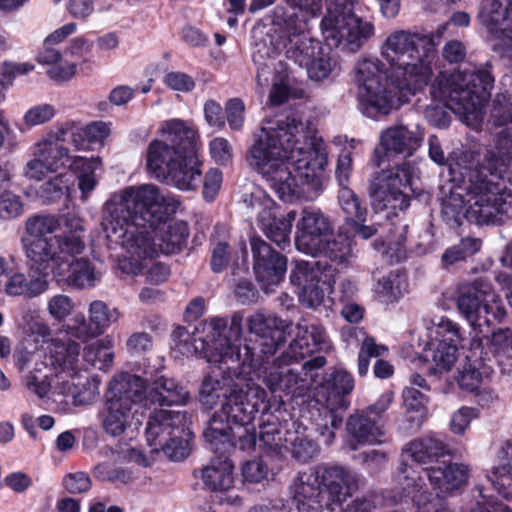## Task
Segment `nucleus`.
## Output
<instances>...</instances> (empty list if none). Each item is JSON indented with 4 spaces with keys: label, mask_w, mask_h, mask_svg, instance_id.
<instances>
[{
    "label": "nucleus",
    "mask_w": 512,
    "mask_h": 512,
    "mask_svg": "<svg viewBox=\"0 0 512 512\" xmlns=\"http://www.w3.org/2000/svg\"><path fill=\"white\" fill-rule=\"evenodd\" d=\"M248 162L284 201L321 188L328 164L322 138L307 135V126L293 116L266 119L254 134Z\"/></svg>",
    "instance_id": "obj_1"
},
{
    "label": "nucleus",
    "mask_w": 512,
    "mask_h": 512,
    "mask_svg": "<svg viewBox=\"0 0 512 512\" xmlns=\"http://www.w3.org/2000/svg\"><path fill=\"white\" fill-rule=\"evenodd\" d=\"M84 220L74 214H35L25 221L23 246L32 270L52 274L78 289L100 280L93 263L81 255L86 250Z\"/></svg>",
    "instance_id": "obj_2"
},
{
    "label": "nucleus",
    "mask_w": 512,
    "mask_h": 512,
    "mask_svg": "<svg viewBox=\"0 0 512 512\" xmlns=\"http://www.w3.org/2000/svg\"><path fill=\"white\" fill-rule=\"evenodd\" d=\"M244 358L237 362L213 363L216 368L208 374L201 385L200 402L209 409L220 405L211 417L203 436L214 446L220 443L229 446L228 426L225 421L248 423L258 412L266 410V391L255 384V348L244 347Z\"/></svg>",
    "instance_id": "obj_3"
},
{
    "label": "nucleus",
    "mask_w": 512,
    "mask_h": 512,
    "mask_svg": "<svg viewBox=\"0 0 512 512\" xmlns=\"http://www.w3.org/2000/svg\"><path fill=\"white\" fill-rule=\"evenodd\" d=\"M465 182V198L452 193L442 203V215L448 223L460 226L463 220L483 224H501L512 215V192L490 168L471 169Z\"/></svg>",
    "instance_id": "obj_4"
},
{
    "label": "nucleus",
    "mask_w": 512,
    "mask_h": 512,
    "mask_svg": "<svg viewBox=\"0 0 512 512\" xmlns=\"http://www.w3.org/2000/svg\"><path fill=\"white\" fill-rule=\"evenodd\" d=\"M447 26L429 35L397 30L387 37L382 56L391 66V81L403 96L414 95L428 84L435 48Z\"/></svg>",
    "instance_id": "obj_5"
},
{
    "label": "nucleus",
    "mask_w": 512,
    "mask_h": 512,
    "mask_svg": "<svg viewBox=\"0 0 512 512\" xmlns=\"http://www.w3.org/2000/svg\"><path fill=\"white\" fill-rule=\"evenodd\" d=\"M330 347L324 327L319 323L301 321L296 326L295 338L288 349L279 357L267 356L255 359L256 367L252 377L261 378L271 393L284 392L287 395H301L298 390L304 380L288 367L315 351ZM254 380V378H252Z\"/></svg>",
    "instance_id": "obj_6"
},
{
    "label": "nucleus",
    "mask_w": 512,
    "mask_h": 512,
    "mask_svg": "<svg viewBox=\"0 0 512 512\" xmlns=\"http://www.w3.org/2000/svg\"><path fill=\"white\" fill-rule=\"evenodd\" d=\"M242 321L243 316L236 312L229 326L227 318L215 316L203 321L201 332L198 328L191 333L176 327L171 334L172 350L185 357H202L209 363H235L241 358L236 341L242 333Z\"/></svg>",
    "instance_id": "obj_7"
},
{
    "label": "nucleus",
    "mask_w": 512,
    "mask_h": 512,
    "mask_svg": "<svg viewBox=\"0 0 512 512\" xmlns=\"http://www.w3.org/2000/svg\"><path fill=\"white\" fill-rule=\"evenodd\" d=\"M179 205L177 198L164 194L155 184L128 186L106 201L101 225L111 232L121 220L155 227L175 214Z\"/></svg>",
    "instance_id": "obj_8"
},
{
    "label": "nucleus",
    "mask_w": 512,
    "mask_h": 512,
    "mask_svg": "<svg viewBox=\"0 0 512 512\" xmlns=\"http://www.w3.org/2000/svg\"><path fill=\"white\" fill-rule=\"evenodd\" d=\"M285 2L317 16L322 9V0H285ZM351 0H327V13L321 21V30L327 44L331 47L345 45L355 52L373 36L374 25L357 17L353 13Z\"/></svg>",
    "instance_id": "obj_9"
},
{
    "label": "nucleus",
    "mask_w": 512,
    "mask_h": 512,
    "mask_svg": "<svg viewBox=\"0 0 512 512\" xmlns=\"http://www.w3.org/2000/svg\"><path fill=\"white\" fill-rule=\"evenodd\" d=\"M492 87L493 77L487 70H457L438 77L430 94L455 114L468 118L484 107Z\"/></svg>",
    "instance_id": "obj_10"
},
{
    "label": "nucleus",
    "mask_w": 512,
    "mask_h": 512,
    "mask_svg": "<svg viewBox=\"0 0 512 512\" xmlns=\"http://www.w3.org/2000/svg\"><path fill=\"white\" fill-rule=\"evenodd\" d=\"M146 168L158 181L182 191L196 189L201 181L198 157L187 155L162 139H154L149 143Z\"/></svg>",
    "instance_id": "obj_11"
},
{
    "label": "nucleus",
    "mask_w": 512,
    "mask_h": 512,
    "mask_svg": "<svg viewBox=\"0 0 512 512\" xmlns=\"http://www.w3.org/2000/svg\"><path fill=\"white\" fill-rule=\"evenodd\" d=\"M191 420L184 411L154 409L145 429L147 443L152 452H162L174 461L189 455Z\"/></svg>",
    "instance_id": "obj_12"
},
{
    "label": "nucleus",
    "mask_w": 512,
    "mask_h": 512,
    "mask_svg": "<svg viewBox=\"0 0 512 512\" xmlns=\"http://www.w3.org/2000/svg\"><path fill=\"white\" fill-rule=\"evenodd\" d=\"M416 168L410 162H403L387 170H382L373 178L369 186V196L374 210L404 211L410 205L407 190L412 185Z\"/></svg>",
    "instance_id": "obj_13"
},
{
    "label": "nucleus",
    "mask_w": 512,
    "mask_h": 512,
    "mask_svg": "<svg viewBox=\"0 0 512 512\" xmlns=\"http://www.w3.org/2000/svg\"><path fill=\"white\" fill-rule=\"evenodd\" d=\"M118 222L115 232L103 230L111 242L120 245L128 254L119 259V269L125 274L137 275L144 268L145 260L157 256L155 238L149 225H137L127 220Z\"/></svg>",
    "instance_id": "obj_14"
},
{
    "label": "nucleus",
    "mask_w": 512,
    "mask_h": 512,
    "mask_svg": "<svg viewBox=\"0 0 512 512\" xmlns=\"http://www.w3.org/2000/svg\"><path fill=\"white\" fill-rule=\"evenodd\" d=\"M324 389L327 393L326 406L317 408L311 414L316 432L326 445H330L335 439L334 430L340 428L343 422L337 410L347 409L349 402L346 396L354 389V378L345 370H335L326 377Z\"/></svg>",
    "instance_id": "obj_15"
},
{
    "label": "nucleus",
    "mask_w": 512,
    "mask_h": 512,
    "mask_svg": "<svg viewBox=\"0 0 512 512\" xmlns=\"http://www.w3.org/2000/svg\"><path fill=\"white\" fill-rule=\"evenodd\" d=\"M335 272L326 261H294L290 281L299 289L300 302L309 308L320 306L326 294L334 293Z\"/></svg>",
    "instance_id": "obj_16"
},
{
    "label": "nucleus",
    "mask_w": 512,
    "mask_h": 512,
    "mask_svg": "<svg viewBox=\"0 0 512 512\" xmlns=\"http://www.w3.org/2000/svg\"><path fill=\"white\" fill-rule=\"evenodd\" d=\"M32 155L34 157H41L46 164V169L51 171H55L65 166L67 162H70L69 168L78 179V188L83 197H87L95 189L97 185L95 171L101 165L98 157H74L70 160L68 148L51 140H43L36 143L32 147Z\"/></svg>",
    "instance_id": "obj_17"
},
{
    "label": "nucleus",
    "mask_w": 512,
    "mask_h": 512,
    "mask_svg": "<svg viewBox=\"0 0 512 512\" xmlns=\"http://www.w3.org/2000/svg\"><path fill=\"white\" fill-rule=\"evenodd\" d=\"M386 80L381 62L377 58L364 59L358 62L355 71V81L362 103L377 113L387 115L400 105V98H395L392 92L383 84Z\"/></svg>",
    "instance_id": "obj_18"
},
{
    "label": "nucleus",
    "mask_w": 512,
    "mask_h": 512,
    "mask_svg": "<svg viewBox=\"0 0 512 512\" xmlns=\"http://www.w3.org/2000/svg\"><path fill=\"white\" fill-rule=\"evenodd\" d=\"M245 207L255 216L264 234L280 248L285 249L290 244L292 224L297 213L289 211L285 216L277 217L274 209L275 202L264 191L256 189L243 200Z\"/></svg>",
    "instance_id": "obj_19"
},
{
    "label": "nucleus",
    "mask_w": 512,
    "mask_h": 512,
    "mask_svg": "<svg viewBox=\"0 0 512 512\" xmlns=\"http://www.w3.org/2000/svg\"><path fill=\"white\" fill-rule=\"evenodd\" d=\"M290 326V323L271 312L257 311L250 315L247 318V327L250 333L258 337V343L257 345L255 343L251 345V341L246 340L244 345H241L240 337H238L236 345L241 349V360L244 358V347L247 345L255 348L254 359L275 355L277 350L285 343L287 330Z\"/></svg>",
    "instance_id": "obj_20"
},
{
    "label": "nucleus",
    "mask_w": 512,
    "mask_h": 512,
    "mask_svg": "<svg viewBox=\"0 0 512 512\" xmlns=\"http://www.w3.org/2000/svg\"><path fill=\"white\" fill-rule=\"evenodd\" d=\"M332 233V225L321 210L305 208L296 225L295 246L302 253L318 256Z\"/></svg>",
    "instance_id": "obj_21"
},
{
    "label": "nucleus",
    "mask_w": 512,
    "mask_h": 512,
    "mask_svg": "<svg viewBox=\"0 0 512 512\" xmlns=\"http://www.w3.org/2000/svg\"><path fill=\"white\" fill-rule=\"evenodd\" d=\"M77 25L73 22L67 23L49 34L37 54V61L40 64L48 65L49 78L56 82H65L76 74L77 63L69 59H63L62 53L55 47L76 31Z\"/></svg>",
    "instance_id": "obj_22"
},
{
    "label": "nucleus",
    "mask_w": 512,
    "mask_h": 512,
    "mask_svg": "<svg viewBox=\"0 0 512 512\" xmlns=\"http://www.w3.org/2000/svg\"><path fill=\"white\" fill-rule=\"evenodd\" d=\"M423 141L424 133L418 128L410 129L402 124L392 125L380 134V146L383 155L380 154L378 149H375L374 164L380 167L384 158L399 157L406 159L411 157L422 146Z\"/></svg>",
    "instance_id": "obj_23"
},
{
    "label": "nucleus",
    "mask_w": 512,
    "mask_h": 512,
    "mask_svg": "<svg viewBox=\"0 0 512 512\" xmlns=\"http://www.w3.org/2000/svg\"><path fill=\"white\" fill-rule=\"evenodd\" d=\"M253 254V270L256 279L267 290L269 286L279 284L287 270V258L274 251L259 236L250 238Z\"/></svg>",
    "instance_id": "obj_24"
},
{
    "label": "nucleus",
    "mask_w": 512,
    "mask_h": 512,
    "mask_svg": "<svg viewBox=\"0 0 512 512\" xmlns=\"http://www.w3.org/2000/svg\"><path fill=\"white\" fill-rule=\"evenodd\" d=\"M233 470L232 461L225 454H219L199 470V477L204 488L224 495V498L220 499L221 503L239 505L241 499L234 491Z\"/></svg>",
    "instance_id": "obj_25"
},
{
    "label": "nucleus",
    "mask_w": 512,
    "mask_h": 512,
    "mask_svg": "<svg viewBox=\"0 0 512 512\" xmlns=\"http://www.w3.org/2000/svg\"><path fill=\"white\" fill-rule=\"evenodd\" d=\"M48 351L47 360L49 364L55 369H60L55 374V380L57 383L62 384L60 393H72L74 383L68 379H65L64 374L67 373L71 378L76 375V369L78 367V357L80 354V346L78 343L68 339L67 341L63 338L56 337L45 341Z\"/></svg>",
    "instance_id": "obj_26"
},
{
    "label": "nucleus",
    "mask_w": 512,
    "mask_h": 512,
    "mask_svg": "<svg viewBox=\"0 0 512 512\" xmlns=\"http://www.w3.org/2000/svg\"><path fill=\"white\" fill-rule=\"evenodd\" d=\"M495 299L491 283L482 278L459 287L457 306L461 314L473 327H482V313L487 311L486 301Z\"/></svg>",
    "instance_id": "obj_27"
},
{
    "label": "nucleus",
    "mask_w": 512,
    "mask_h": 512,
    "mask_svg": "<svg viewBox=\"0 0 512 512\" xmlns=\"http://www.w3.org/2000/svg\"><path fill=\"white\" fill-rule=\"evenodd\" d=\"M481 17L503 49L512 47V0H484Z\"/></svg>",
    "instance_id": "obj_28"
},
{
    "label": "nucleus",
    "mask_w": 512,
    "mask_h": 512,
    "mask_svg": "<svg viewBox=\"0 0 512 512\" xmlns=\"http://www.w3.org/2000/svg\"><path fill=\"white\" fill-rule=\"evenodd\" d=\"M106 396L134 408L140 414L141 410L149 405V402H146V380L127 372L116 374L110 380Z\"/></svg>",
    "instance_id": "obj_29"
},
{
    "label": "nucleus",
    "mask_w": 512,
    "mask_h": 512,
    "mask_svg": "<svg viewBox=\"0 0 512 512\" xmlns=\"http://www.w3.org/2000/svg\"><path fill=\"white\" fill-rule=\"evenodd\" d=\"M346 430L349 436L360 445L383 444L384 422H379L378 417H372L363 409L351 414L346 422Z\"/></svg>",
    "instance_id": "obj_30"
},
{
    "label": "nucleus",
    "mask_w": 512,
    "mask_h": 512,
    "mask_svg": "<svg viewBox=\"0 0 512 512\" xmlns=\"http://www.w3.org/2000/svg\"><path fill=\"white\" fill-rule=\"evenodd\" d=\"M159 134L163 141L185 154L197 156L198 132L195 127L182 119L173 118L161 123Z\"/></svg>",
    "instance_id": "obj_31"
},
{
    "label": "nucleus",
    "mask_w": 512,
    "mask_h": 512,
    "mask_svg": "<svg viewBox=\"0 0 512 512\" xmlns=\"http://www.w3.org/2000/svg\"><path fill=\"white\" fill-rule=\"evenodd\" d=\"M306 28V21H300L293 29H289L285 44L287 59L300 67H305L321 48L320 42L306 33Z\"/></svg>",
    "instance_id": "obj_32"
},
{
    "label": "nucleus",
    "mask_w": 512,
    "mask_h": 512,
    "mask_svg": "<svg viewBox=\"0 0 512 512\" xmlns=\"http://www.w3.org/2000/svg\"><path fill=\"white\" fill-rule=\"evenodd\" d=\"M151 232L158 248L157 256L159 253L174 254L179 252L186 244L189 236L188 225L183 221L167 223V220H165L161 224L151 227Z\"/></svg>",
    "instance_id": "obj_33"
},
{
    "label": "nucleus",
    "mask_w": 512,
    "mask_h": 512,
    "mask_svg": "<svg viewBox=\"0 0 512 512\" xmlns=\"http://www.w3.org/2000/svg\"><path fill=\"white\" fill-rule=\"evenodd\" d=\"M189 398V392L176 379L166 376L157 377L149 390L146 402L150 405L178 406L184 405Z\"/></svg>",
    "instance_id": "obj_34"
},
{
    "label": "nucleus",
    "mask_w": 512,
    "mask_h": 512,
    "mask_svg": "<svg viewBox=\"0 0 512 512\" xmlns=\"http://www.w3.org/2000/svg\"><path fill=\"white\" fill-rule=\"evenodd\" d=\"M498 465L492 467L487 479L504 499L512 500V438L497 452Z\"/></svg>",
    "instance_id": "obj_35"
},
{
    "label": "nucleus",
    "mask_w": 512,
    "mask_h": 512,
    "mask_svg": "<svg viewBox=\"0 0 512 512\" xmlns=\"http://www.w3.org/2000/svg\"><path fill=\"white\" fill-rule=\"evenodd\" d=\"M138 412L134 408L106 396L105 406L101 412L102 427L107 434L121 435L133 419L139 423Z\"/></svg>",
    "instance_id": "obj_36"
},
{
    "label": "nucleus",
    "mask_w": 512,
    "mask_h": 512,
    "mask_svg": "<svg viewBox=\"0 0 512 512\" xmlns=\"http://www.w3.org/2000/svg\"><path fill=\"white\" fill-rule=\"evenodd\" d=\"M414 462L429 464L450 454L448 445L436 435H425L410 441L403 449Z\"/></svg>",
    "instance_id": "obj_37"
},
{
    "label": "nucleus",
    "mask_w": 512,
    "mask_h": 512,
    "mask_svg": "<svg viewBox=\"0 0 512 512\" xmlns=\"http://www.w3.org/2000/svg\"><path fill=\"white\" fill-rule=\"evenodd\" d=\"M422 473L435 489H439L441 492H451L467 482L469 468L465 464L450 463L444 468L422 470Z\"/></svg>",
    "instance_id": "obj_38"
},
{
    "label": "nucleus",
    "mask_w": 512,
    "mask_h": 512,
    "mask_svg": "<svg viewBox=\"0 0 512 512\" xmlns=\"http://www.w3.org/2000/svg\"><path fill=\"white\" fill-rule=\"evenodd\" d=\"M254 419H251L248 423H240L237 421H225L228 426L227 436L229 438V446H225L220 443L219 445H213L211 442H207L210 448L219 454H227L233 448H238L242 451H251L256 445V433L255 427L252 425Z\"/></svg>",
    "instance_id": "obj_39"
},
{
    "label": "nucleus",
    "mask_w": 512,
    "mask_h": 512,
    "mask_svg": "<svg viewBox=\"0 0 512 512\" xmlns=\"http://www.w3.org/2000/svg\"><path fill=\"white\" fill-rule=\"evenodd\" d=\"M33 273L28 279L23 273H15L9 277L5 284V291L10 296H24L26 298H34L44 293L48 288L47 277L41 271H35L30 268Z\"/></svg>",
    "instance_id": "obj_40"
},
{
    "label": "nucleus",
    "mask_w": 512,
    "mask_h": 512,
    "mask_svg": "<svg viewBox=\"0 0 512 512\" xmlns=\"http://www.w3.org/2000/svg\"><path fill=\"white\" fill-rule=\"evenodd\" d=\"M109 134L110 127L107 123L95 121L84 127L75 128L71 141L78 150H94L102 146Z\"/></svg>",
    "instance_id": "obj_41"
},
{
    "label": "nucleus",
    "mask_w": 512,
    "mask_h": 512,
    "mask_svg": "<svg viewBox=\"0 0 512 512\" xmlns=\"http://www.w3.org/2000/svg\"><path fill=\"white\" fill-rule=\"evenodd\" d=\"M267 409L258 412L261 413V422L259 423V445L269 451H278L281 449L285 442L288 443L289 435L284 437L280 424L276 421V418L269 414L270 405L265 400Z\"/></svg>",
    "instance_id": "obj_42"
},
{
    "label": "nucleus",
    "mask_w": 512,
    "mask_h": 512,
    "mask_svg": "<svg viewBox=\"0 0 512 512\" xmlns=\"http://www.w3.org/2000/svg\"><path fill=\"white\" fill-rule=\"evenodd\" d=\"M289 435L288 443H290V450L292 457L301 463H306L316 456H318L320 448L319 445L306 435L303 431H300V426L293 432L288 431Z\"/></svg>",
    "instance_id": "obj_43"
},
{
    "label": "nucleus",
    "mask_w": 512,
    "mask_h": 512,
    "mask_svg": "<svg viewBox=\"0 0 512 512\" xmlns=\"http://www.w3.org/2000/svg\"><path fill=\"white\" fill-rule=\"evenodd\" d=\"M456 343H448L446 340L440 341L435 348L426 351L425 357L433 362L430 372L433 374H441L449 371L457 360Z\"/></svg>",
    "instance_id": "obj_44"
},
{
    "label": "nucleus",
    "mask_w": 512,
    "mask_h": 512,
    "mask_svg": "<svg viewBox=\"0 0 512 512\" xmlns=\"http://www.w3.org/2000/svg\"><path fill=\"white\" fill-rule=\"evenodd\" d=\"M338 203L347 225L358 221H366L367 208L358 195L349 187L340 188Z\"/></svg>",
    "instance_id": "obj_45"
},
{
    "label": "nucleus",
    "mask_w": 512,
    "mask_h": 512,
    "mask_svg": "<svg viewBox=\"0 0 512 512\" xmlns=\"http://www.w3.org/2000/svg\"><path fill=\"white\" fill-rule=\"evenodd\" d=\"M84 361L99 370H107L112 366L114 354L112 341L105 338L91 343L84 349Z\"/></svg>",
    "instance_id": "obj_46"
},
{
    "label": "nucleus",
    "mask_w": 512,
    "mask_h": 512,
    "mask_svg": "<svg viewBox=\"0 0 512 512\" xmlns=\"http://www.w3.org/2000/svg\"><path fill=\"white\" fill-rule=\"evenodd\" d=\"M396 482L402 489L403 496L411 497L413 502L415 495L426 492L423 490L425 482L421 472L406 463L401 464L398 468Z\"/></svg>",
    "instance_id": "obj_47"
},
{
    "label": "nucleus",
    "mask_w": 512,
    "mask_h": 512,
    "mask_svg": "<svg viewBox=\"0 0 512 512\" xmlns=\"http://www.w3.org/2000/svg\"><path fill=\"white\" fill-rule=\"evenodd\" d=\"M319 255L325 256L330 261L339 265H348L353 256L351 241L349 238L339 235L337 238H330L323 243V249Z\"/></svg>",
    "instance_id": "obj_48"
},
{
    "label": "nucleus",
    "mask_w": 512,
    "mask_h": 512,
    "mask_svg": "<svg viewBox=\"0 0 512 512\" xmlns=\"http://www.w3.org/2000/svg\"><path fill=\"white\" fill-rule=\"evenodd\" d=\"M305 68L311 80L320 82L332 75L337 68V61L320 48Z\"/></svg>",
    "instance_id": "obj_49"
},
{
    "label": "nucleus",
    "mask_w": 512,
    "mask_h": 512,
    "mask_svg": "<svg viewBox=\"0 0 512 512\" xmlns=\"http://www.w3.org/2000/svg\"><path fill=\"white\" fill-rule=\"evenodd\" d=\"M25 384L27 389L39 398L46 397L52 389L59 394L62 387L61 382L57 383V380H55V375L52 377L43 373L40 369L30 372L25 378Z\"/></svg>",
    "instance_id": "obj_50"
},
{
    "label": "nucleus",
    "mask_w": 512,
    "mask_h": 512,
    "mask_svg": "<svg viewBox=\"0 0 512 512\" xmlns=\"http://www.w3.org/2000/svg\"><path fill=\"white\" fill-rule=\"evenodd\" d=\"M118 318V311L116 309L109 311L108 306L103 301H93L89 306V321L100 334H103L109 325L116 322Z\"/></svg>",
    "instance_id": "obj_51"
},
{
    "label": "nucleus",
    "mask_w": 512,
    "mask_h": 512,
    "mask_svg": "<svg viewBox=\"0 0 512 512\" xmlns=\"http://www.w3.org/2000/svg\"><path fill=\"white\" fill-rule=\"evenodd\" d=\"M70 180L66 174H58L44 182L39 190V197L46 203H53L59 200L69 189Z\"/></svg>",
    "instance_id": "obj_52"
},
{
    "label": "nucleus",
    "mask_w": 512,
    "mask_h": 512,
    "mask_svg": "<svg viewBox=\"0 0 512 512\" xmlns=\"http://www.w3.org/2000/svg\"><path fill=\"white\" fill-rule=\"evenodd\" d=\"M24 212V203L21 197L10 190L0 194V219L12 220Z\"/></svg>",
    "instance_id": "obj_53"
},
{
    "label": "nucleus",
    "mask_w": 512,
    "mask_h": 512,
    "mask_svg": "<svg viewBox=\"0 0 512 512\" xmlns=\"http://www.w3.org/2000/svg\"><path fill=\"white\" fill-rule=\"evenodd\" d=\"M387 348L383 345L376 344L374 338L366 337L362 342L358 354V374L365 376L368 373L370 366V358L383 355Z\"/></svg>",
    "instance_id": "obj_54"
},
{
    "label": "nucleus",
    "mask_w": 512,
    "mask_h": 512,
    "mask_svg": "<svg viewBox=\"0 0 512 512\" xmlns=\"http://www.w3.org/2000/svg\"><path fill=\"white\" fill-rule=\"evenodd\" d=\"M73 299L65 294L52 296L47 302L49 315L56 321H64L74 310Z\"/></svg>",
    "instance_id": "obj_55"
},
{
    "label": "nucleus",
    "mask_w": 512,
    "mask_h": 512,
    "mask_svg": "<svg viewBox=\"0 0 512 512\" xmlns=\"http://www.w3.org/2000/svg\"><path fill=\"white\" fill-rule=\"evenodd\" d=\"M54 116V106L44 103L29 108L23 116V121L27 126L33 127L50 121Z\"/></svg>",
    "instance_id": "obj_56"
},
{
    "label": "nucleus",
    "mask_w": 512,
    "mask_h": 512,
    "mask_svg": "<svg viewBox=\"0 0 512 512\" xmlns=\"http://www.w3.org/2000/svg\"><path fill=\"white\" fill-rule=\"evenodd\" d=\"M84 315H76L73 324L68 326L65 336L75 337L83 342L101 335Z\"/></svg>",
    "instance_id": "obj_57"
},
{
    "label": "nucleus",
    "mask_w": 512,
    "mask_h": 512,
    "mask_svg": "<svg viewBox=\"0 0 512 512\" xmlns=\"http://www.w3.org/2000/svg\"><path fill=\"white\" fill-rule=\"evenodd\" d=\"M211 245V269L215 273H220L227 267L230 261V245L223 240L212 241Z\"/></svg>",
    "instance_id": "obj_58"
},
{
    "label": "nucleus",
    "mask_w": 512,
    "mask_h": 512,
    "mask_svg": "<svg viewBox=\"0 0 512 512\" xmlns=\"http://www.w3.org/2000/svg\"><path fill=\"white\" fill-rule=\"evenodd\" d=\"M417 512H448L445 500L438 494L422 493L414 496Z\"/></svg>",
    "instance_id": "obj_59"
},
{
    "label": "nucleus",
    "mask_w": 512,
    "mask_h": 512,
    "mask_svg": "<svg viewBox=\"0 0 512 512\" xmlns=\"http://www.w3.org/2000/svg\"><path fill=\"white\" fill-rule=\"evenodd\" d=\"M456 380L462 390L474 392L480 386L482 375L476 368L467 364L459 371Z\"/></svg>",
    "instance_id": "obj_60"
},
{
    "label": "nucleus",
    "mask_w": 512,
    "mask_h": 512,
    "mask_svg": "<svg viewBox=\"0 0 512 512\" xmlns=\"http://www.w3.org/2000/svg\"><path fill=\"white\" fill-rule=\"evenodd\" d=\"M65 489L71 494L87 492L92 485L89 475L85 472H75L66 475L63 479Z\"/></svg>",
    "instance_id": "obj_61"
},
{
    "label": "nucleus",
    "mask_w": 512,
    "mask_h": 512,
    "mask_svg": "<svg viewBox=\"0 0 512 512\" xmlns=\"http://www.w3.org/2000/svg\"><path fill=\"white\" fill-rule=\"evenodd\" d=\"M245 105L241 99H230L226 103V116L231 129L241 130L244 124Z\"/></svg>",
    "instance_id": "obj_62"
},
{
    "label": "nucleus",
    "mask_w": 512,
    "mask_h": 512,
    "mask_svg": "<svg viewBox=\"0 0 512 512\" xmlns=\"http://www.w3.org/2000/svg\"><path fill=\"white\" fill-rule=\"evenodd\" d=\"M223 181L222 172L218 169H210L204 177L203 197L206 201L215 200Z\"/></svg>",
    "instance_id": "obj_63"
},
{
    "label": "nucleus",
    "mask_w": 512,
    "mask_h": 512,
    "mask_svg": "<svg viewBox=\"0 0 512 512\" xmlns=\"http://www.w3.org/2000/svg\"><path fill=\"white\" fill-rule=\"evenodd\" d=\"M210 153L218 164L225 165L231 161L233 149L227 139L217 137L210 142Z\"/></svg>",
    "instance_id": "obj_64"
}]
</instances>
